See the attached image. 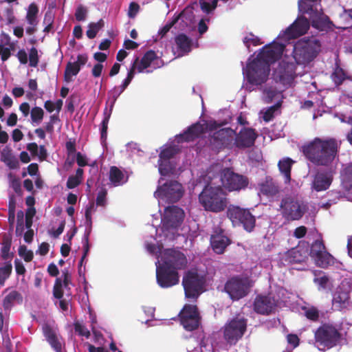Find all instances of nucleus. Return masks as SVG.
<instances>
[{
  "label": "nucleus",
  "instance_id": "1",
  "mask_svg": "<svg viewBox=\"0 0 352 352\" xmlns=\"http://www.w3.org/2000/svg\"><path fill=\"white\" fill-rule=\"evenodd\" d=\"M310 23L304 16L298 17L285 31L279 34L277 41L271 44L265 45L259 52L256 57L249 58L245 67H243V74L247 82L244 88L252 91L267 82L269 79L270 65L274 63L283 54L285 44L289 40L305 34L309 30Z\"/></svg>",
  "mask_w": 352,
  "mask_h": 352
},
{
  "label": "nucleus",
  "instance_id": "2",
  "mask_svg": "<svg viewBox=\"0 0 352 352\" xmlns=\"http://www.w3.org/2000/svg\"><path fill=\"white\" fill-rule=\"evenodd\" d=\"M154 240L155 243L146 241L145 246L149 254L157 256V283L162 288L175 285L179 283L177 271L184 269L187 265L186 256L176 249H166L162 251L164 239L155 238Z\"/></svg>",
  "mask_w": 352,
  "mask_h": 352
},
{
  "label": "nucleus",
  "instance_id": "3",
  "mask_svg": "<svg viewBox=\"0 0 352 352\" xmlns=\"http://www.w3.org/2000/svg\"><path fill=\"white\" fill-rule=\"evenodd\" d=\"M205 127L200 123H196L184 131V133L177 135L174 140L168 142L161 148L159 155L158 170L162 176L176 175L180 170L177 164L175 155L179 152V144L184 142L193 141L199 138L204 131Z\"/></svg>",
  "mask_w": 352,
  "mask_h": 352
},
{
  "label": "nucleus",
  "instance_id": "4",
  "mask_svg": "<svg viewBox=\"0 0 352 352\" xmlns=\"http://www.w3.org/2000/svg\"><path fill=\"white\" fill-rule=\"evenodd\" d=\"M273 69V79L264 83V86H260L262 91L261 98L265 103L274 102L281 104L283 89L279 85L282 84L284 87L291 86L297 74L296 68L293 63L281 60Z\"/></svg>",
  "mask_w": 352,
  "mask_h": 352
},
{
  "label": "nucleus",
  "instance_id": "5",
  "mask_svg": "<svg viewBox=\"0 0 352 352\" xmlns=\"http://www.w3.org/2000/svg\"><path fill=\"white\" fill-rule=\"evenodd\" d=\"M220 170L219 165L210 166L205 174H201L197 179L198 184H204V188L199 195L201 206L207 211L219 212L225 210L228 201L226 195L220 186H212L210 184L217 177Z\"/></svg>",
  "mask_w": 352,
  "mask_h": 352
},
{
  "label": "nucleus",
  "instance_id": "6",
  "mask_svg": "<svg viewBox=\"0 0 352 352\" xmlns=\"http://www.w3.org/2000/svg\"><path fill=\"white\" fill-rule=\"evenodd\" d=\"M338 143L334 138H315L302 151L307 160L317 166H328L337 156Z\"/></svg>",
  "mask_w": 352,
  "mask_h": 352
},
{
  "label": "nucleus",
  "instance_id": "7",
  "mask_svg": "<svg viewBox=\"0 0 352 352\" xmlns=\"http://www.w3.org/2000/svg\"><path fill=\"white\" fill-rule=\"evenodd\" d=\"M162 226L156 228L155 221L158 220V215L153 214L152 221V228L155 230L157 239L164 238V241H173L177 234V230L182 224L184 217V210L175 206H167L164 208L163 215L160 214Z\"/></svg>",
  "mask_w": 352,
  "mask_h": 352
},
{
  "label": "nucleus",
  "instance_id": "8",
  "mask_svg": "<svg viewBox=\"0 0 352 352\" xmlns=\"http://www.w3.org/2000/svg\"><path fill=\"white\" fill-rule=\"evenodd\" d=\"M320 49V45L316 38H311L307 41L301 40L295 43L293 47V58L295 60L296 64L289 61L288 57H285L282 60H285L295 65L297 76L301 74V72L298 71L299 66L312 61L318 54Z\"/></svg>",
  "mask_w": 352,
  "mask_h": 352
},
{
  "label": "nucleus",
  "instance_id": "9",
  "mask_svg": "<svg viewBox=\"0 0 352 352\" xmlns=\"http://www.w3.org/2000/svg\"><path fill=\"white\" fill-rule=\"evenodd\" d=\"M307 209V204L296 192L287 193L281 199L280 212L287 221L300 219Z\"/></svg>",
  "mask_w": 352,
  "mask_h": 352
},
{
  "label": "nucleus",
  "instance_id": "10",
  "mask_svg": "<svg viewBox=\"0 0 352 352\" xmlns=\"http://www.w3.org/2000/svg\"><path fill=\"white\" fill-rule=\"evenodd\" d=\"M163 65L164 62L158 54L153 50H149L144 55L140 60H139L138 58L134 60L131 68L128 72L126 78L119 87L124 91L133 78L135 70L139 73H150L154 69L160 68Z\"/></svg>",
  "mask_w": 352,
  "mask_h": 352
},
{
  "label": "nucleus",
  "instance_id": "11",
  "mask_svg": "<svg viewBox=\"0 0 352 352\" xmlns=\"http://www.w3.org/2000/svg\"><path fill=\"white\" fill-rule=\"evenodd\" d=\"M320 0H299L298 10L302 13L309 15L312 27L320 30L327 31L331 28V22L322 10Z\"/></svg>",
  "mask_w": 352,
  "mask_h": 352
},
{
  "label": "nucleus",
  "instance_id": "12",
  "mask_svg": "<svg viewBox=\"0 0 352 352\" xmlns=\"http://www.w3.org/2000/svg\"><path fill=\"white\" fill-rule=\"evenodd\" d=\"M184 192V188L179 182L172 180L164 182V179L161 178L159 179L154 196L158 201L159 206L161 207L166 204L178 201Z\"/></svg>",
  "mask_w": 352,
  "mask_h": 352
},
{
  "label": "nucleus",
  "instance_id": "13",
  "mask_svg": "<svg viewBox=\"0 0 352 352\" xmlns=\"http://www.w3.org/2000/svg\"><path fill=\"white\" fill-rule=\"evenodd\" d=\"M341 335L334 325L324 324L315 332V346L320 351L332 348L340 342Z\"/></svg>",
  "mask_w": 352,
  "mask_h": 352
},
{
  "label": "nucleus",
  "instance_id": "14",
  "mask_svg": "<svg viewBox=\"0 0 352 352\" xmlns=\"http://www.w3.org/2000/svg\"><path fill=\"white\" fill-rule=\"evenodd\" d=\"M227 215L234 226H243V228L251 232L255 226V218L249 210L236 206H230Z\"/></svg>",
  "mask_w": 352,
  "mask_h": 352
},
{
  "label": "nucleus",
  "instance_id": "15",
  "mask_svg": "<svg viewBox=\"0 0 352 352\" xmlns=\"http://www.w3.org/2000/svg\"><path fill=\"white\" fill-rule=\"evenodd\" d=\"M205 278L195 272H188L183 278L182 285L187 298L195 300L204 291Z\"/></svg>",
  "mask_w": 352,
  "mask_h": 352
},
{
  "label": "nucleus",
  "instance_id": "16",
  "mask_svg": "<svg viewBox=\"0 0 352 352\" xmlns=\"http://www.w3.org/2000/svg\"><path fill=\"white\" fill-rule=\"evenodd\" d=\"M246 328V320L242 316H237L225 324L223 328L225 340L230 344H235L243 337Z\"/></svg>",
  "mask_w": 352,
  "mask_h": 352
},
{
  "label": "nucleus",
  "instance_id": "17",
  "mask_svg": "<svg viewBox=\"0 0 352 352\" xmlns=\"http://www.w3.org/2000/svg\"><path fill=\"white\" fill-rule=\"evenodd\" d=\"M310 256L316 265L322 268H326L334 264L335 258L329 254L321 239H316L310 248Z\"/></svg>",
  "mask_w": 352,
  "mask_h": 352
},
{
  "label": "nucleus",
  "instance_id": "18",
  "mask_svg": "<svg viewBox=\"0 0 352 352\" xmlns=\"http://www.w3.org/2000/svg\"><path fill=\"white\" fill-rule=\"evenodd\" d=\"M251 287L250 280L247 278L233 277L228 280L225 290L233 300L244 297Z\"/></svg>",
  "mask_w": 352,
  "mask_h": 352
},
{
  "label": "nucleus",
  "instance_id": "19",
  "mask_svg": "<svg viewBox=\"0 0 352 352\" xmlns=\"http://www.w3.org/2000/svg\"><path fill=\"white\" fill-rule=\"evenodd\" d=\"M221 181L225 188L229 191H239L248 185V178L234 173L229 168L224 169L221 173Z\"/></svg>",
  "mask_w": 352,
  "mask_h": 352
},
{
  "label": "nucleus",
  "instance_id": "20",
  "mask_svg": "<svg viewBox=\"0 0 352 352\" xmlns=\"http://www.w3.org/2000/svg\"><path fill=\"white\" fill-rule=\"evenodd\" d=\"M181 324L186 331H193L200 323V317L197 308L195 305H186L179 312Z\"/></svg>",
  "mask_w": 352,
  "mask_h": 352
},
{
  "label": "nucleus",
  "instance_id": "21",
  "mask_svg": "<svg viewBox=\"0 0 352 352\" xmlns=\"http://www.w3.org/2000/svg\"><path fill=\"white\" fill-rule=\"evenodd\" d=\"M43 332L47 342L53 350L56 352H61L64 342L57 328L45 324L43 327Z\"/></svg>",
  "mask_w": 352,
  "mask_h": 352
},
{
  "label": "nucleus",
  "instance_id": "22",
  "mask_svg": "<svg viewBox=\"0 0 352 352\" xmlns=\"http://www.w3.org/2000/svg\"><path fill=\"white\" fill-rule=\"evenodd\" d=\"M233 131L230 129H219L210 136V142L216 149L228 146L232 141Z\"/></svg>",
  "mask_w": 352,
  "mask_h": 352
},
{
  "label": "nucleus",
  "instance_id": "23",
  "mask_svg": "<svg viewBox=\"0 0 352 352\" xmlns=\"http://www.w3.org/2000/svg\"><path fill=\"white\" fill-rule=\"evenodd\" d=\"M19 111L25 118L30 115V122L34 126L39 125L42 122L45 113L43 109L40 107L36 106L30 109L29 103L26 102L20 104Z\"/></svg>",
  "mask_w": 352,
  "mask_h": 352
},
{
  "label": "nucleus",
  "instance_id": "24",
  "mask_svg": "<svg viewBox=\"0 0 352 352\" xmlns=\"http://www.w3.org/2000/svg\"><path fill=\"white\" fill-rule=\"evenodd\" d=\"M38 7L35 3H31L26 9L25 20L28 26L25 28L28 34L32 35L37 30L39 23Z\"/></svg>",
  "mask_w": 352,
  "mask_h": 352
},
{
  "label": "nucleus",
  "instance_id": "25",
  "mask_svg": "<svg viewBox=\"0 0 352 352\" xmlns=\"http://www.w3.org/2000/svg\"><path fill=\"white\" fill-rule=\"evenodd\" d=\"M332 181L331 173L319 171L314 176L311 188L317 192L326 190L331 186Z\"/></svg>",
  "mask_w": 352,
  "mask_h": 352
},
{
  "label": "nucleus",
  "instance_id": "26",
  "mask_svg": "<svg viewBox=\"0 0 352 352\" xmlns=\"http://www.w3.org/2000/svg\"><path fill=\"white\" fill-rule=\"evenodd\" d=\"M276 305V300L269 296H260L256 298L254 303V310L261 314L271 313Z\"/></svg>",
  "mask_w": 352,
  "mask_h": 352
},
{
  "label": "nucleus",
  "instance_id": "27",
  "mask_svg": "<svg viewBox=\"0 0 352 352\" xmlns=\"http://www.w3.org/2000/svg\"><path fill=\"white\" fill-rule=\"evenodd\" d=\"M256 138L254 129L243 128L235 138V145L238 148H246L252 146Z\"/></svg>",
  "mask_w": 352,
  "mask_h": 352
},
{
  "label": "nucleus",
  "instance_id": "28",
  "mask_svg": "<svg viewBox=\"0 0 352 352\" xmlns=\"http://www.w3.org/2000/svg\"><path fill=\"white\" fill-rule=\"evenodd\" d=\"M333 305L336 309L349 311V314L352 316V303L349 300L348 292H344L341 289H338L333 295ZM351 320L352 321V318Z\"/></svg>",
  "mask_w": 352,
  "mask_h": 352
},
{
  "label": "nucleus",
  "instance_id": "29",
  "mask_svg": "<svg viewBox=\"0 0 352 352\" xmlns=\"http://www.w3.org/2000/svg\"><path fill=\"white\" fill-rule=\"evenodd\" d=\"M340 178L342 188L347 192L352 190V163L343 165ZM344 196L348 200L352 201V192H348Z\"/></svg>",
  "mask_w": 352,
  "mask_h": 352
},
{
  "label": "nucleus",
  "instance_id": "30",
  "mask_svg": "<svg viewBox=\"0 0 352 352\" xmlns=\"http://www.w3.org/2000/svg\"><path fill=\"white\" fill-rule=\"evenodd\" d=\"M177 56L180 57L190 52L192 46V41L185 34H179L175 38Z\"/></svg>",
  "mask_w": 352,
  "mask_h": 352
},
{
  "label": "nucleus",
  "instance_id": "31",
  "mask_svg": "<svg viewBox=\"0 0 352 352\" xmlns=\"http://www.w3.org/2000/svg\"><path fill=\"white\" fill-rule=\"evenodd\" d=\"M212 250L217 254H222L230 244V239L222 234L212 235L210 239Z\"/></svg>",
  "mask_w": 352,
  "mask_h": 352
},
{
  "label": "nucleus",
  "instance_id": "32",
  "mask_svg": "<svg viewBox=\"0 0 352 352\" xmlns=\"http://www.w3.org/2000/svg\"><path fill=\"white\" fill-rule=\"evenodd\" d=\"M109 180L113 186H119L127 182L128 176L116 166H112L109 171Z\"/></svg>",
  "mask_w": 352,
  "mask_h": 352
},
{
  "label": "nucleus",
  "instance_id": "33",
  "mask_svg": "<svg viewBox=\"0 0 352 352\" xmlns=\"http://www.w3.org/2000/svg\"><path fill=\"white\" fill-rule=\"evenodd\" d=\"M294 163L289 157H284L279 160L278 166L280 174L283 176L285 184L291 182V168Z\"/></svg>",
  "mask_w": 352,
  "mask_h": 352
},
{
  "label": "nucleus",
  "instance_id": "34",
  "mask_svg": "<svg viewBox=\"0 0 352 352\" xmlns=\"http://www.w3.org/2000/svg\"><path fill=\"white\" fill-rule=\"evenodd\" d=\"M112 111L113 108L111 107L110 103H109L107 104V107L104 109L103 120L102 121L100 127L101 140L102 141H104L107 139L108 124L111 116Z\"/></svg>",
  "mask_w": 352,
  "mask_h": 352
},
{
  "label": "nucleus",
  "instance_id": "35",
  "mask_svg": "<svg viewBox=\"0 0 352 352\" xmlns=\"http://www.w3.org/2000/svg\"><path fill=\"white\" fill-rule=\"evenodd\" d=\"M260 192L266 196L273 197L278 192V187L272 182L267 181L261 185Z\"/></svg>",
  "mask_w": 352,
  "mask_h": 352
},
{
  "label": "nucleus",
  "instance_id": "36",
  "mask_svg": "<svg viewBox=\"0 0 352 352\" xmlns=\"http://www.w3.org/2000/svg\"><path fill=\"white\" fill-rule=\"evenodd\" d=\"M2 160L11 168H14L17 166V160L12 155L10 149L6 148L1 151Z\"/></svg>",
  "mask_w": 352,
  "mask_h": 352
},
{
  "label": "nucleus",
  "instance_id": "37",
  "mask_svg": "<svg viewBox=\"0 0 352 352\" xmlns=\"http://www.w3.org/2000/svg\"><path fill=\"white\" fill-rule=\"evenodd\" d=\"M80 68L78 67L77 63H68L65 71V80L67 82H70L72 80V77L76 76L80 72Z\"/></svg>",
  "mask_w": 352,
  "mask_h": 352
},
{
  "label": "nucleus",
  "instance_id": "38",
  "mask_svg": "<svg viewBox=\"0 0 352 352\" xmlns=\"http://www.w3.org/2000/svg\"><path fill=\"white\" fill-rule=\"evenodd\" d=\"M104 23L102 19H100L96 23H90L86 32L87 37L91 39L95 38L98 31L104 27Z\"/></svg>",
  "mask_w": 352,
  "mask_h": 352
},
{
  "label": "nucleus",
  "instance_id": "39",
  "mask_svg": "<svg viewBox=\"0 0 352 352\" xmlns=\"http://www.w3.org/2000/svg\"><path fill=\"white\" fill-rule=\"evenodd\" d=\"M123 91L124 90L119 86L114 87L108 92V100L106 102V104L110 103L111 107L113 108L117 99Z\"/></svg>",
  "mask_w": 352,
  "mask_h": 352
},
{
  "label": "nucleus",
  "instance_id": "40",
  "mask_svg": "<svg viewBox=\"0 0 352 352\" xmlns=\"http://www.w3.org/2000/svg\"><path fill=\"white\" fill-rule=\"evenodd\" d=\"M291 250L294 252L292 255V264L303 262L307 257V251L302 250L300 246Z\"/></svg>",
  "mask_w": 352,
  "mask_h": 352
},
{
  "label": "nucleus",
  "instance_id": "41",
  "mask_svg": "<svg viewBox=\"0 0 352 352\" xmlns=\"http://www.w3.org/2000/svg\"><path fill=\"white\" fill-rule=\"evenodd\" d=\"M305 316L309 320L316 321L319 318V312L316 307L311 305H305L302 307Z\"/></svg>",
  "mask_w": 352,
  "mask_h": 352
},
{
  "label": "nucleus",
  "instance_id": "42",
  "mask_svg": "<svg viewBox=\"0 0 352 352\" xmlns=\"http://www.w3.org/2000/svg\"><path fill=\"white\" fill-rule=\"evenodd\" d=\"M243 42L249 51H250L251 45L257 46L262 44L260 38L252 33H247L243 38Z\"/></svg>",
  "mask_w": 352,
  "mask_h": 352
},
{
  "label": "nucleus",
  "instance_id": "43",
  "mask_svg": "<svg viewBox=\"0 0 352 352\" xmlns=\"http://www.w3.org/2000/svg\"><path fill=\"white\" fill-rule=\"evenodd\" d=\"M19 294L16 291L10 292L3 299V306L6 310L10 309L14 301L19 298Z\"/></svg>",
  "mask_w": 352,
  "mask_h": 352
},
{
  "label": "nucleus",
  "instance_id": "44",
  "mask_svg": "<svg viewBox=\"0 0 352 352\" xmlns=\"http://www.w3.org/2000/svg\"><path fill=\"white\" fill-rule=\"evenodd\" d=\"M96 210V206L94 203L90 204L89 206H87L85 210V224L86 226V230H90L91 231V226H92V219L91 216L92 214Z\"/></svg>",
  "mask_w": 352,
  "mask_h": 352
},
{
  "label": "nucleus",
  "instance_id": "45",
  "mask_svg": "<svg viewBox=\"0 0 352 352\" xmlns=\"http://www.w3.org/2000/svg\"><path fill=\"white\" fill-rule=\"evenodd\" d=\"M281 104H275L274 105L261 111L262 118L265 122H270L274 118L275 111L280 107Z\"/></svg>",
  "mask_w": 352,
  "mask_h": 352
},
{
  "label": "nucleus",
  "instance_id": "46",
  "mask_svg": "<svg viewBox=\"0 0 352 352\" xmlns=\"http://www.w3.org/2000/svg\"><path fill=\"white\" fill-rule=\"evenodd\" d=\"M90 233V230H85V233L82 238L83 254L79 262L80 265H82L85 258L87 257L89 252V236Z\"/></svg>",
  "mask_w": 352,
  "mask_h": 352
},
{
  "label": "nucleus",
  "instance_id": "47",
  "mask_svg": "<svg viewBox=\"0 0 352 352\" xmlns=\"http://www.w3.org/2000/svg\"><path fill=\"white\" fill-rule=\"evenodd\" d=\"M12 266L10 263H6L0 267V285H3L5 280L9 277L12 272Z\"/></svg>",
  "mask_w": 352,
  "mask_h": 352
},
{
  "label": "nucleus",
  "instance_id": "48",
  "mask_svg": "<svg viewBox=\"0 0 352 352\" xmlns=\"http://www.w3.org/2000/svg\"><path fill=\"white\" fill-rule=\"evenodd\" d=\"M314 282L318 287V290H324L328 287L329 280L324 274H320L314 278Z\"/></svg>",
  "mask_w": 352,
  "mask_h": 352
},
{
  "label": "nucleus",
  "instance_id": "49",
  "mask_svg": "<svg viewBox=\"0 0 352 352\" xmlns=\"http://www.w3.org/2000/svg\"><path fill=\"white\" fill-rule=\"evenodd\" d=\"M346 76L344 71L342 68L338 67H337L335 69V70L331 76L333 82L337 85H340L344 81V80L346 78Z\"/></svg>",
  "mask_w": 352,
  "mask_h": 352
},
{
  "label": "nucleus",
  "instance_id": "50",
  "mask_svg": "<svg viewBox=\"0 0 352 352\" xmlns=\"http://www.w3.org/2000/svg\"><path fill=\"white\" fill-rule=\"evenodd\" d=\"M29 65L32 67H36L39 61L38 50L36 47H32L28 54Z\"/></svg>",
  "mask_w": 352,
  "mask_h": 352
},
{
  "label": "nucleus",
  "instance_id": "51",
  "mask_svg": "<svg viewBox=\"0 0 352 352\" xmlns=\"http://www.w3.org/2000/svg\"><path fill=\"white\" fill-rule=\"evenodd\" d=\"M340 19L344 21V26L342 27L343 29L348 28L352 26V9L349 10H344L340 16Z\"/></svg>",
  "mask_w": 352,
  "mask_h": 352
},
{
  "label": "nucleus",
  "instance_id": "52",
  "mask_svg": "<svg viewBox=\"0 0 352 352\" xmlns=\"http://www.w3.org/2000/svg\"><path fill=\"white\" fill-rule=\"evenodd\" d=\"M292 254H294V252L292 251V250H289L283 253H280L279 254L280 263L283 265H288L292 264Z\"/></svg>",
  "mask_w": 352,
  "mask_h": 352
},
{
  "label": "nucleus",
  "instance_id": "53",
  "mask_svg": "<svg viewBox=\"0 0 352 352\" xmlns=\"http://www.w3.org/2000/svg\"><path fill=\"white\" fill-rule=\"evenodd\" d=\"M60 122L58 115H52L50 117V121L45 123V131L49 133L54 132V125Z\"/></svg>",
  "mask_w": 352,
  "mask_h": 352
},
{
  "label": "nucleus",
  "instance_id": "54",
  "mask_svg": "<svg viewBox=\"0 0 352 352\" xmlns=\"http://www.w3.org/2000/svg\"><path fill=\"white\" fill-rule=\"evenodd\" d=\"M63 289L64 287L62 285L60 278H58L54 287L53 294L56 298L60 299L63 296Z\"/></svg>",
  "mask_w": 352,
  "mask_h": 352
},
{
  "label": "nucleus",
  "instance_id": "55",
  "mask_svg": "<svg viewBox=\"0 0 352 352\" xmlns=\"http://www.w3.org/2000/svg\"><path fill=\"white\" fill-rule=\"evenodd\" d=\"M287 340L288 344L292 346L290 348H287L286 349L287 352H292V350L297 347L299 344V338L295 334L287 335Z\"/></svg>",
  "mask_w": 352,
  "mask_h": 352
},
{
  "label": "nucleus",
  "instance_id": "56",
  "mask_svg": "<svg viewBox=\"0 0 352 352\" xmlns=\"http://www.w3.org/2000/svg\"><path fill=\"white\" fill-rule=\"evenodd\" d=\"M23 217L24 214L22 211H19L17 213V224L16 227V233L17 235H21L23 230H24V226H23Z\"/></svg>",
  "mask_w": 352,
  "mask_h": 352
},
{
  "label": "nucleus",
  "instance_id": "57",
  "mask_svg": "<svg viewBox=\"0 0 352 352\" xmlns=\"http://www.w3.org/2000/svg\"><path fill=\"white\" fill-rule=\"evenodd\" d=\"M87 9L82 6H80L76 8L75 12V16L77 21H85L87 18Z\"/></svg>",
  "mask_w": 352,
  "mask_h": 352
},
{
  "label": "nucleus",
  "instance_id": "58",
  "mask_svg": "<svg viewBox=\"0 0 352 352\" xmlns=\"http://www.w3.org/2000/svg\"><path fill=\"white\" fill-rule=\"evenodd\" d=\"M180 19H183V14H181L178 19H177L176 20H174L171 22H169V23H167L163 28H162L161 29L159 30L158 31V36H160V38H162L164 36V35L168 32H169V30H170V28L173 27V25H174V23L176 22V21Z\"/></svg>",
  "mask_w": 352,
  "mask_h": 352
},
{
  "label": "nucleus",
  "instance_id": "59",
  "mask_svg": "<svg viewBox=\"0 0 352 352\" xmlns=\"http://www.w3.org/2000/svg\"><path fill=\"white\" fill-rule=\"evenodd\" d=\"M19 253L21 257L24 258L25 261H30L34 256L33 252L30 250H27L25 246H21L19 250Z\"/></svg>",
  "mask_w": 352,
  "mask_h": 352
},
{
  "label": "nucleus",
  "instance_id": "60",
  "mask_svg": "<svg viewBox=\"0 0 352 352\" xmlns=\"http://www.w3.org/2000/svg\"><path fill=\"white\" fill-rule=\"evenodd\" d=\"M107 191L104 189L100 190L97 195L96 205L98 206H104L106 204Z\"/></svg>",
  "mask_w": 352,
  "mask_h": 352
},
{
  "label": "nucleus",
  "instance_id": "61",
  "mask_svg": "<svg viewBox=\"0 0 352 352\" xmlns=\"http://www.w3.org/2000/svg\"><path fill=\"white\" fill-rule=\"evenodd\" d=\"M81 180L74 175L69 176L67 182V187L72 189L78 186Z\"/></svg>",
  "mask_w": 352,
  "mask_h": 352
},
{
  "label": "nucleus",
  "instance_id": "62",
  "mask_svg": "<svg viewBox=\"0 0 352 352\" xmlns=\"http://www.w3.org/2000/svg\"><path fill=\"white\" fill-rule=\"evenodd\" d=\"M61 101H59L57 104H55L54 102H52L51 100H47L44 104V107L45 109L50 112L52 113L54 111L56 107L57 106L58 110L60 109L61 107Z\"/></svg>",
  "mask_w": 352,
  "mask_h": 352
},
{
  "label": "nucleus",
  "instance_id": "63",
  "mask_svg": "<svg viewBox=\"0 0 352 352\" xmlns=\"http://www.w3.org/2000/svg\"><path fill=\"white\" fill-rule=\"evenodd\" d=\"M16 56L21 64L25 65L28 62V55L25 50H20L17 52Z\"/></svg>",
  "mask_w": 352,
  "mask_h": 352
},
{
  "label": "nucleus",
  "instance_id": "64",
  "mask_svg": "<svg viewBox=\"0 0 352 352\" xmlns=\"http://www.w3.org/2000/svg\"><path fill=\"white\" fill-rule=\"evenodd\" d=\"M140 6L138 3L132 2L129 5L128 15L130 18H133L139 11Z\"/></svg>",
  "mask_w": 352,
  "mask_h": 352
}]
</instances>
